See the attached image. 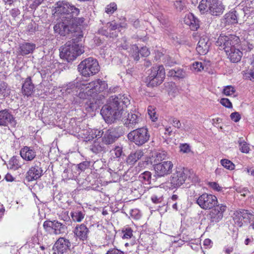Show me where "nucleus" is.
Segmentation results:
<instances>
[{"instance_id": "obj_51", "label": "nucleus", "mask_w": 254, "mask_h": 254, "mask_svg": "<svg viewBox=\"0 0 254 254\" xmlns=\"http://www.w3.org/2000/svg\"><path fill=\"white\" fill-rule=\"evenodd\" d=\"M36 30V23L34 22H31L26 27V30L30 34H32L35 32Z\"/></svg>"}, {"instance_id": "obj_19", "label": "nucleus", "mask_w": 254, "mask_h": 254, "mask_svg": "<svg viewBox=\"0 0 254 254\" xmlns=\"http://www.w3.org/2000/svg\"><path fill=\"white\" fill-rule=\"evenodd\" d=\"M16 124L15 118L8 110L0 111V126L15 127Z\"/></svg>"}, {"instance_id": "obj_61", "label": "nucleus", "mask_w": 254, "mask_h": 254, "mask_svg": "<svg viewBox=\"0 0 254 254\" xmlns=\"http://www.w3.org/2000/svg\"><path fill=\"white\" fill-rule=\"evenodd\" d=\"M43 1V0H33L32 3L30 4V7L32 9L35 8L39 6Z\"/></svg>"}, {"instance_id": "obj_34", "label": "nucleus", "mask_w": 254, "mask_h": 254, "mask_svg": "<svg viewBox=\"0 0 254 254\" xmlns=\"http://www.w3.org/2000/svg\"><path fill=\"white\" fill-rule=\"evenodd\" d=\"M151 199L154 203L158 204L159 207H162L166 205V201L164 200V197L161 195L153 194L151 197Z\"/></svg>"}, {"instance_id": "obj_26", "label": "nucleus", "mask_w": 254, "mask_h": 254, "mask_svg": "<svg viewBox=\"0 0 254 254\" xmlns=\"http://www.w3.org/2000/svg\"><path fill=\"white\" fill-rule=\"evenodd\" d=\"M143 155V151L141 149H137L135 151H132L128 155L127 157V158L126 162L128 165H133L138 160L141 159Z\"/></svg>"}, {"instance_id": "obj_20", "label": "nucleus", "mask_w": 254, "mask_h": 254, "mask_svg": "<svg viewBox=\"0 0 254 254\" xmlns=\"http://www.w3.org/2000/svg\"><path fill=\"white\" fill-rule=\"evenodd\" d=\"M71 246L69 241L64 237L60 238L53 246L55 254H63L66 253Z\"/></svg>"}, {"instance_id": "obj_28", "label": "nucleus", "mask_w": 254, "mask_h": 254, "mask_svg": "<svg viewBox=\"0 0 254 254\" xmlns=\"http://www.w3.org/2000/svg\"><path fill=\"white\" fill-rule=\"evenodd\" d=\"M34 85L33 84L31 77L26 78L23 84L22 91L23 95L30 96L34 92Z\"/></svg>"}, {"instance_id": "obj_53", "label": "nucleus", "mask_w": 254, "mask_h": 254, "mask_svg": "<svg viewBox=\"0 0 254 254\" xmlns=\"http://www.w3.org/2000/svg\"><path fill=\"white\" fill-rule=\"evenodd\" d=\"M230 118L232 121L237 123L240 120L241 117L238 112H235L231 113L230 115Z\"/></svg>"}, {"instance_id": "obj_54", "label": "nucleus", "mask_w": 254, "mask_h": 254, "mask_svg": "<svg viewBox=\"0 0 254 254\" xmlns=\"http://www.w3.org/2000/svg\"><path fill=\"white\" fill-rule=\"evenodd\" d=\"M106 254H124V252L116 248H113L110 249Z\"/></svg>"}, {"instance_id": "obj_48", "label": "nucleus", "mask_w": 254, "mask_h": 254, "mask_svg": "<svg viewBox=\"0 0 254 254\" xmlns=\"http://www.w3.org/2000/svg\"><path fill=\"white\" fill-rule=\"evenodd\" d=\"M235 92L234 87L231 85H228L224 87L223 93L226 96H231L233 95Z\"/></svg>"}, {"instance_id": "obj_13", "label": "nucleus", "mask_w": 254, "mask_h": 254, "mask_svg": "<svg viewBox=\"0 0 254 254\" xmlns=\"http://www.w3.org/2000/svg\"><path fill=\"white\" fill-rule=\"evenodd\" d=\"M45 230L50 234L60 235L66 233V226L58 221L46 220L43 223Z\"/></svg>"}, {"instance_id": "obj_5", "label": "nucleus", "mask_w": 254, "mask_h": 254, "mask_svg": "<svg viewBox=\"0 0 254 254\" xmlns=\"http://www.w3.org/2000/svg\"><path fill=\"white\" fill-rule=\"evenodd\" d=\"M85 84L81 81L75 80L68 83L63 88L62 90L64 91L66 94L71 93L75 96L73 102L75 104L80 105L83 100L88 99L90 101L92 98L91 94H89V91L83 88Z\"/></svg>"}, {"instance_id": "obj_47", "label": "nucleus", "mask_w": 254, "mask_h": 254, "mask_svg": "<svg viewBox=\"0 0 254 254\" xmlns=\"http://www.w3.org/2000/svg\"><path fill=\"white\" fill-rule=\"evenodd\" d=\"M191 68L192 70L199 72L203 69V66L201 62H195L192 64Z\"/></svg>"}, {"instance_id": "obj_23", "label": "nucleus", "mask_w": 254, "mask_h": 254, "mask_svg": "<svg viewBox=\"0 0 254 254\" xmlns=\"http://www.w3.org/2000/svg\"><path fill=\"white\" fill-rule=\"evenodd\" d=\"M21 158L25 161L31 162L36 158V152L33 147L25 146L20 151Z\"/></svg>"}, {"instance_id": "obj_22", "label": "nucleus", "mask_w": 254, "mask_h": 254, "mask_svg": "<svg viewBox=\"0 0 254 254\" xmlns=\"http://www.w3.org/2000/svg\"><path fill=\"white\" fill-rule=\"evenodd\" d=\"M210 45L208 37L206 35H203L200 37L197 43L196 51L199 54L204 55L208 53Z\"/></svg>"}, {"instance_id": "obj_27", "label": "nucleus", "mask_w": 254, "mask_h": 254, "mask_svg": "<svg viewBox=\"0 0 254 254\" xmlns=\"http://www.w3.org/2000/svg\"><path fill=\"white\" fill-rule=\"evenodd\" d=\"M185 23L190 27L192 30H196L199 27V21L192 13H189L185 17Z\"/></svg>"}, {"instance_id": "obj_39", "label": "nucleus", "mask_w": 254, "mask_h": 254, "mask_svg": "<svg viewBox=\"0 0 254 254\" xmlns=\"http://www.w3.org/2000/svg\"><path fill=\"white\" fill-rule=\"evenodd\" d=\"M174 4L177 11H182L187 9L186 2L184 0H176L174 2Z\"/></svg>"}, {"instance_id": "obj_36", "label": "nucleus", "mask_w": 254, "mask_h": 254, "mask_svg": "<svg viewBox=\"0 0 254 254\" xmlns=\"http://www.w3.org/2000/svg\"><path fill=\"white\" fill-rule=\"evenodd\" d=\"M129 55L135 61H138L139 59V50L136 45H131L129 48Z\"/></svg>"}, {"instance_id": "obj_29", "label": "nucleus", "mask_w": 254, "mask_h": 254, "mask_svg": "<svg viewBox=\"0 0 254 254\" xmlns=\"http://www.w3.org/2000/svg\"><path fill=\"white\" fill-rule=\"evenodd\" d=\"M85 211L83 208L76 209L70 212V216L74 222H80L85 217Z\"/></svg>"}, {"instance_id": "obj_32", "label": "nucleus", "mask_w": 254, "mask_h": 254, "mask_svg": "<svg viewBox=\"0 0 254 254\" xmlns=\"http://www.w3.org/2000/svg\"><path fill=\"white\" fill-rule=\"evenodd\" d=\"M242 214H243V209H240L234 212L233 214V219L235 223L239 227H241L243 224L244 215Z\"/></svg>"}, {"instance_id": "obj_38", "label": "nucleus", "mask_w": 254, "mask_h": 254, "mask_svg": "<svg viewBox=\"0 0 254 254\" xmlns=\"http://www.w3.org/2000/svg\"><path fill=\"white\" fill-rule=\"evenodd\" d=\"M139 179L143 183L149 184L151 183V174L149 171H145L139 175Z\"/></svg>"}, {"instance_id": "obj_46", "label": "nucleus", "mask_w": 254, "mask_h": 254, "mask_svg": "<svg viewBox=\"0 0 254 254\" xmlns=\"http://www.w3.org/2000/svg\"><path fill=\"white\" fill-rule=\"evenodd\" d=\"M167 153L165 151H161L157 152L156 154L155 161L156 163H159V161L165 160L167 157Z\"/></svg>"}, {"instance_id": "obj_45", "label": "nucleus", "mask_w": 254, "mask_h": 254, "mask_svg": "<svg viewBox=\"0 0 254 254\" xmlns=\"http://www.w3.org/2000/svg\"><path fill=\"white\" fill-rule=\"evenodd\" d=\"M117 9V4L114 3H111L105 7V12L108 14H113Z\"/></svg>"}, {"instance_id": "obj_52", "label": "nucleus", "mask_w": 254, "mask_h": 254, "mask_svg": "<svg viewBox=\"0 0 254 254\" xmlns=\"http://www.w3.org/2000/svg\"><path fill=\"white\" fill-rule=\"evenodd\" d=\"M220 103L226 108H232V104L227 98H222L220 100Z\"/></svg>"}, {"instance_id": "obj_17", "label": "nucleus", "mask_w": 254, "mask_h": 254, "mask_svg": "<svg viewBox=\"0 0 254 254\" xmlns=\"http://www.w3.org/2000/svg\"><path fill=\"white\" fill-rule=\"evenodd\" d=\"M216 206L214 208H212L208 215L210 223L212 225L219 222L222 219L223 213L226 210V206L223 204Z\"/></svg>"}, {"instance_id": "obj_44", "label": "nucleus", "mask_w": 254, "mask_h": 254, "mask_svg": "<svg viewBox=\"0 0 254 254\" xmlns=\"http://www.w3.org/2000/svg\"><path fill=\"white\" fill-rule=\"evenodd\" d=\"M148 113L150 118L153 122H155L157 120L158 117L155 111V108L153 106H149L148 107Z\"/></svg>"}, {"instance_id": "obj_4", "label": "nucleus", "mask_w": 254, "mask_h": 254, "mask_svg": "<svg viewBox=\"0 0 254 254\" xmlns=\"http://www.w3.org/2000/svg\"><path fill=\"white\" fill-rule=\"evenodd\" d=\"M75 33L76 37L72 39L71 41L67 42L60 49V56L67 62L75 60L77 57L84 52V47L79 43L83 38L82 31Z\"/></svg>"}, {"instance_id": "obj_42", "label": "nucleus", "mask_w": 254, "mask_h": 254, "mask_svg": "<svg viewBox=\"0 0 254 254\" xmlns=\"http://www.w3.org/2000/svg\"><path fill=\"white\" fill-rule=\"evenodd\" d=\"M133 236L132 230L129 227H127L122 230V238L123 239H130Z\"/></svg>"}, {"instance_id": "obj_60", "label": "nucleus", "mask_w": 254, "mask_h": 254, "mask_svg": "<svg viewBox=\"0 0 254 254\" xmlns=\"http://www.w3.org/2000/svg\"><path fill=\"white\" fill-rule=\"evenodd\" d=\"M89 165V163L88 161H83L78 165V168L81 171H84Z\"/></svg>"}, {"instance_id": "obj_2", "label": "nucleus", "mask_w": 254, "mask_h": 254, "mask_svg": "<svg viewBox=\"0 0 254 254\" xmlns=\"http://www.w3.org/2000/svg\"><path fill=\"white\" fill-rule=\"evenodd\" d=\"M129 104V96L127 94L112 96L108 104L104 105L101 110V114L108 123L114 122L121 118L124 109Z\"/></svg>"}, {"instance_id": "obj_15", "label": "nucleus", "mask_w": 254, "mask_h": 254, "mask_svg": "<svg viewBox=\"0 0 254 254\" xmlns=\"http://www.w3.org/2000/svg\"><path fill=\"white\" fill-rule=\"evenodd\" d=\"M187 171L184 168H177L171 177V188L172 189H176L184 184L187 178Z\"/></svg>"}, {"instance_id": "obj_41", "label": "nucleus", "mask_w": 254, "mask_h": 254, "mask_svg": "<svg viewBox=\"0 0 254 254\" xmlns=\"http://www.w3.org/2000/svg\"><path fill=\"white\" fill-rule=\"evenodd\" d=\"M111 152L113 155H115L114 158H119L123 153V147L120 146H116L111 151Z\"/></svg>"}, {"instance_id": "obj_40", "label": "nucleus", "mask_w": 254, "mask_h": 254, "mask_svg": "<svg viewBox=\"0 0 254 254\" xmlns=\"http://www.w3.org/2000/svg\"><path fill=\"white\" fill-rule=\"evenodd\" d=\"M221 165L225 168L233 170L235 169V165L229 160L223 159L221 160Z\"/></svg>"}, {"instance_id": "obj_7", "label": "nucleus", "mask_w": 254, "mask_h": 254, "mask_svg": "<svg viewBox=\"0 0 254 254\" xmlns=\"http://www.w3.org/2000/svg\"><path fill=\"white\" fill-rule=\"evenodd\" d=\"M127 26L125 18L117 19L108 22L105 26L99 30V32L107 37L114 38L118 36L120 28Z\"/></svg>"}, {"instance_id": "obj_55", "label": "nucleus", "mask_w": 254, "mask_h": 254, "mask_svg": "<svg viewBox=\"0 0 254 254\" xmlns=\"http://www.w3.org/2000/svg\"><path fill=\"white\" fill-rule=\"evenodd\" d=\"M180 151L183 153H189L190 151V148L189 144L187 143L182 144L180 146Z\"/></svg>"}, {"instance_id": "obj_14", "label": "nucleus", "mask_w": 254, "mask_h": 254, "mask_svg": "<svg viewBox=\"0 0 254 254\" xmlns=\"http://www.w3.org/2000/svg\"><path fill=\"white\" fill-rule=\"evenodd\" d=\"M124 133L123 127H118L112 128L106 131L102 139V142L106 145L114 143L117 139Z\"/></svg>"}, {"instance_id": "obj_35", "label": "nucleus", "mask_w": 254, "mask_h": 254, "mask_svg": "<svg viewBox=\"0 0 254 254\" xmlns=\"http://www.w3.org/2000/svg\"><path fill=\"white\" fill-rule=\"evenodd\" d=\"M8 165L10 169L17 170L21 167V164L19 162L18 157L13 156L9 161Z\"/></svg>"}, {"instance_id": "obj_59", "label": "nucleus", "mask_w": 254, "mask_h": 254, "mask_svg": "<svg viewBox=\"0 0 254 254\" xmlns=\"http://www.w3.org/2000/svg\"><path fill=\"white\" fill-rule=\"evenodd\" d=\"M209 186L212 189L215 190L220 191L222 190L221 187H220L217 183L216 182H210L209 183Z\"/></svg>"}, {"instance_id": "obj_1", "label": "nucleus", "mask_w": 254, "mask_h": 254, "mask_svg": "<svg viewBox=\"0 0 254 254\" xmlns=\"http://www.w3.org/2000/svg\"><path fill=\"white\" fill-rule=\"evenodd\" d=\"M55 13L62 14L61 21L54 27L56 33L61 36L69 33H76L81 31L80 26L84 21L83 17L77 18L80 12L78 8L65 1H59L55 7Z\"/></svg>"}, {"instance_id": "obj_33", "label": "nucleus", "mask_w": 254, "mask_h": 254, "mask_svg": "<svg viewBox=\"0 0 254 254\" xmlns=\"http://www.w3.org/2000/svg\"><path fill=\"white\" fill-rule=\"evenodd\" d=\"M244 219V222L249 223L250 225L254 221V212L251 210L243 209V214H242Z\"/></svg>"}, {"instance_id": "obj_58", "label": "nucleus", "mask_w": 254, "mask_h": 254, "mask_svg": "<svg viewBox=\"0 0 254 254\" xmlns=\"http://www.w3.org/2000/svg\"><path fill=\"white\" fill-rule=\"evenodd\" d=\"M139 54L142 57H147L150 54V51L147 47H144L139 50Z\"/></svg>"}, {"instance_id": "obj_62", "label": "nucleus", "mask_w": 254, "mask_h": 254, "mask_svg": "<svg viewBox=\"0 0 254 254\" xmlns=\"http://www.w3.org/2000/svg\"><path fill=\"white\" fill-rule=\"evenodd\" d=\"M41 75L42 78H45L47 75L50 74L51 72L49 69H42L40 71Z\"/></svg>"}, {"instance_id": "obj_25", "label": "nucleus", "mask_w": 254, "mask_h": 254, "mask_svg": "<svg viewBox=\"0 0 254 254\" xmlns=\"http://www.w3.org/2000/svg\"><path fill=\"white\" fill-rule=\"evenodd\" d=\"M104 133L102 130L97 129H89L83 133V138L85 141H89L94 138H100Z\"/></svg>"}, {"instance_id": "obj_6", "label": "nucleus", "mask_w": 254, "mask_h": 254, "mask_svg": "<svg viewBox=\"0 0 254 254\" xmlns=\"http://www.w3.org/2000/svg\"><path fill=\"white\" fill-rule=\"evenodd\" d=\"M225 6L219 0H201L198 8L201 13L208 12L213 16L223 14Z\"/></svg>"}, {"instance_id": "obj_30", "label": "nucleus", "mask_w": 254, "mask_h": 254, "mask_svg": "<svg viewBox=\"0 0 254 254\" xmlns=\"http://www.w3.org/2000/svg\"><path fill=\"white\" fill-rule=\"evenodd\" d=\"M36 45L33 43H24L20 45V52L21 55H26L32 53L35 49Z\"/></svg>"}, {"instance_id": "obj_57", "label": "nucleus", "mask_w": 254, "mask_h": 254, "mask_svg": "<svg viewBox=\"0 0 254 254\" xmlns=\"http://www.w3.org/2000/svg\"><path fill=\"white\" fill-rule=\"evenodd\" d=\"M20 14V10L17 8H14L11 9L9 11V14L13 18H15L17 16L19 15Z\"/></svg>"}, {"instance_id": "obj_43", "label": "nucleus", "mask_w": 254, "mask_h": 254, "mask_svg": "<svg viewBox=\"0 0 254 254\" xmlns=\"http://www.w3.org/2000/svg\"><path fill=\"white\" fill-rule=\"evenodd\" d=\"M240 150L243 153H247L249 152L250 148L248 144L244 140L240 139L239 140Z\"/></svg>"}, {"instance_id": "obj_50", "label": "nucleus", "mask_w": 254, "mask_h": 254, "mask_svg": "<svg viewBox=\"0 0 254 254\" xmlns=\"http://www.w3.org/2000/svg\"><path fill=\"white\" fill-rule=\"evenodd\" d=\"M169 122L172 125L178 128H180L181 127V124L179 120L175 117H171L169 119Z\"/></svg>"}, {"instance_id": "obj_31", "label": "nucleus", "mask_w": 254, "mask_h": 254, "mask_svg": "<svg viewBox=\"0 0 254 254\" xmlns=\"http://www.w3.org/2000/svg\"><path fill=\"white\" fill-rule=\"evenodd\" d=\"M89 149L93 153L97 154L104 151L105 146L97 139L90 145Z\"/></svg>"}, {"instance_id": "obj_37", "label": "nucleus", "mask_w": 254, "mask_h": 254, "mask_svg": "<svg viewBox=\"0 0 254 254\" xmlns=\"http://www.w3.org/2000/svg\"><path fill=\"white\" fill-rule=\"evenodd\" d=\"M10 89L8 87L6 83L0 82V95L3 97L8 96L10 94Z\"/></svg>"}, {"instance_id": "obj_56", "label": "nucleus", "mask_w": 254, "mask_h": 254, "mask_svg": "<svg viewBox=\"0 0 254 254\" xmlns=\"http://www.w3.org/2000/svg\"><path fill=\"white\" fill-rule=\"evenodd\" d=\"M185 76V72L182 69H175V77L183 78Z\"/></svg>"}, {"instance_id": "obj_18", "label": "nucleus", "mask_w": 254, "mask_h": 254, "mask_svg": "<svg viewBox=\"0 0 254 254\" xmlns=\"http://www.w3.org/2000/svg\"><path fill=\"white\" fill-rule=\"evenodd\" d=\"M173 165L171 161H163L157 163L154 165L155 175L158 177H164L172 172Z\"/></svg>"}, {"instance_id": "obj_10", "label": "nucleus", "mask_w": 254, "mask_h": 254, "mask_svg": "<svg viewBox=\"0 0 254 254\" xmlns=\"http://www.w3.org/2000/svg\"><path fill=\"white\" fill-rule=\"evenodd\" d=\"M127 137L129 141L135 145L141 146L149 140L150 135L146 128L141 127L131 131Z\"/></svg>"}, {"instance_id": "obj_16", "label": "nucleus", "mask_w": 254, "mask_h": 254, "mask_svg": "<svg viewBox=\"0 0 254 254\" xmlns=\"http://www.w3.org/2000/svg\"><path fill=\"white\" fill-rule=\"evenodd\" d=\"M124 125L128 128H133L141 122V114L135 110L127 113V116L123 119Z\"/></svg>"}, {"instance_id": "obj_21", "label": "nucleus", "mask_w": 254, "mask_h": 254, "mask_svg": "<svg viewBox=\"0 0 254 254\" xmlns=\"http://www.w3.org/2000/svg\"><path fill=\"white\" fill-rule=\"evenodd\" d=\"M38 164H40V162H38L35 165L32 166L26 173L25 178L27 181L31 182L36 180L43 175V170Z\"/></svg>"}, {"instance_id": "obj_63", "label": "nucleus", "mask_w": 254, "mask_h": 254, "mask_svg": "<svg viewBox=\"0 0 254 254\" xmlns=\"http://www.w3.org/2000/svg\"><path fill=\"white\" fill-rule=\"evenodd\" d=\"M252 68L248 71V74L250 75L253 79H254V55L252 61Z\"/></svg>"}, {"instance_id": "obj_64", "label": "nucleus", "mask_w": 254, "mask_h": 254, "mask_svg": "<svg viewBox=\"0 0 254 254\" xmlns=\"http://www.w3.org/2000/svg\"><path fill=\"white\" fill-rule=\"evenodd\" d=\"M234 250V247L233 246H227L224 248V251L227 254H231Z\"/></svg>"}, {"instance_id": "obj_11", "label": "nucleus", "mask_w": 254, "mask_h": 254, "mask_svg": "<svg viewBox=\"0 0 254 254\" xmlns=\"http://www.w3.org/2000/svg\"><path fill=\"white\" fill-rule=\"evenodd\" d=\"M196 203L202 209L209 210L215 207L217 203V197L212 194L203 193L195 198Z\"/></svg>"}, {"instance_id": "obj_24", "label": "nucleus", "mask_w": 254, "mask_h": 254, "mask_svg": "<svg viewBox=\"0 0 254 254\" xmlns=\"http://www.w3.org/2000/svg\"><path fill=\"white\" fill-rule=\"evenodd\" d=\"M73 233L80 240H86L88 237L89 230L84 224H78L75 227Z\"/></svg>"}, {"instance_id": "obj_8", "label": "nucleus", "mask_w": 254, "mask_h": 254, "mask_svg": "<svg viewBox=\"0 0 254 254\" xmlns=\"http://www.w3.org/2000/svg\"><path fill=\"white\" fill-rule=\"evenodd\" d=\"M165 77V68L162 65L153 67L145 78V83L148 87H154L160 85Z\"/></svg>"}, {"instance_id": "obj_9", "label": "nucleus", "mask_w": 254, "mask_h": 254, "mask_svg": "<svg viewBox=\"0 0 254 254\" xmlns=\"http://www.w3.org/2000/svg\"><path fill=\"white\" fill-rule=\"evenodd\" d=\"M78 69L82 76L89 77L98 72L100 66L97 60L90 57L82 61L78 65Z\"/></svg>"}, {"instance_id": "obj_49", "label": "nucleus", "mask_w": 254, "mask_h": 254, "mask_svg": "<svg viewBox=\"0 0 254 254\" xmlns=\"http://www.w3.org/2000/svg\"><path fill=\"white\" fill-rule=\"evenodd\" d=\"M227 21L232 23L237 22V17L235 13H231L226 15Z\"/></svg>"}, {"instance_id": "obj_12", "label": "nucleus", "mask_w": 254, "mask_h": 254, "mask_svg": "<svg viewBox=\"0 0 254 254\" xmlns=\"http://www.w3.org/2000/svg\"><path fill=\"white\" fill-rule=\"evenodd\" d=\"M84 88L89 91V94H91L92 98L94 99L97 94L107 89L108 84L105 81L98 79L86 83Z\"/></svg>"}, {"instance_id": "obj_3", "label": "nucleus", "mask_w": 254, "mask_h": 254, "mask_svg": "<svg viewBox=\"0 0 254 254\" xmlns=\"http://www.w3.org/2000/svg\"><path fill=\"white\" fill-rule=\"evenodd\" d=\"M239 42V37L236 35H221L216 41V45L220 47V49L224 50L232 62L237 63L241 60L242 56V53L235 47Z\"/></svg>"}]
</instances>
